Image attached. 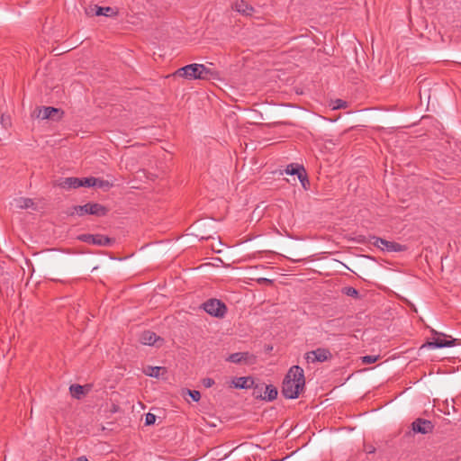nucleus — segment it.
<instances>
[{"label":"nucleus","mask_w":461,"mask_h":461,"mask_svg":"<svg viewBox=\"0 0 461 461\" xmlns=\"http://www.w3.org/2000/svg\"><path fill=\"white\" fill-rule=\"evenodd\" d=\"M303 370L299 366H292L286 374L282 385V394L287 399H296L304 388Z\"/></svg>","instance_id":"f257e3e1"},{"label":"nucleus","mask_w":461,"mask_h":461,"mask_svg":"<svg viewBox=\"0 0 461 461\" xmlns=\"http://www.w3.org/2000/svg\"><path fill=\"white\" fill-rule=\"evenodd\" d=\"M79 216L91 214L95 216H104L108 212V209L97 203H87L84 205H77L73 207V212Z\"/></svg>","instance_id":"f03ea898"},{"label":"nucleus","mask_w":461,"mask_h":461,"mask_svg":"<svg viewBox=\"0 0 461 461\" xmlns=\"http://www.w3.org/2000/svg\"><path fill=\"white\" fill-rule=\"evenodd\" d=\"M369 242L386 252H402L407 250V247L405 245H402L394 241H389L375 236H372Z\"/></svg>","instance_id":"7ed1b4c3"},{"label":"nucleus","mask_w":461,"mask_h":461,"mask_svg":"<svg viewBox=\"0 0 461 461\" xmlns=\"http://www.w3.org/2000/svg\"><path fill=\"white\" fill-rule=\"evenodd\" d=\"M202 307L208 314L216 318H223L227 312L225 303L218 299H209Z\"/></svg>","instance_id":"20e7f679"},{"label":"nucleus","mask_w":461,"mask_h":461,"mask_svg":"<svg viewBox=\"0 0 461 461\" xmlns=\"http://www.w3.org/2000/svg\"><path fill=\"white\" fill-rule=\"evenodd\" d=\"M203 69L199 64H189L178 68L174 74V77H183L189 80L200 79L203 77L199 69Z\"/></svg>","instance_id":"39448f33"},{"label":"nucleus","mask_w":461,"mask_h":461,"mask_svg":"<svg viewBox=\"0 0 461 461\" xmlns=\"http://www.w3.org/2000/svg\"><path fill=\"white\" fill-rule=\"evenodd\" d=\"M332 354L328 348H318L315 350L305 354V359L308 363L324 362L331 359Z\"/></svg>","instance_id":"423d86ee"},{"label":"nucleus","mask_w":461,"mask_h":461,"mask_svg":"<svg viewBox=\"0 0 461 461\" xmlns=\"http://www.w3.org/2000/svg\"><path fill=\"white\" fill-rule=\"evenodd\" d=\"M78 239L88 244L108 247L113 243V240L103 234H82Z\"/></svg>","instance_id":"0eeeda50"},{"label":"nucleus","mask_w":461,"mask_h":461,"mask_svg":"<svg viewBox=\"0 0 461 461\" xmlns=\"http://www.w3.org/2000/svg\"><path fill=\"white\" fill-rule=\"evenodd\" d=\"M256 359L257 357L254 355L250 354L249 352H237L230 354L226 358V361L235 364L245 363L252 365L256 363Z\"/></svg>","instance_id":"6e6552de"},{"label":"nucleus","mask_w":461,"mask_h":461,"mask_svg":"<svg viewBox=\"0 0 461 461\" xmlns=\"http://www.w3.org/2000/svg\"><path fill=\"white\" fill-rule=\"evenodd\" d=\"M411 429L415 433H420V434H429L431 433L434 429L433 423L429 420L422 418H418L411 423Z\"/></svg>","instance_id":"1a4fd4ad"},{"label":"nucleus","mask_w":461,"mask_h":461,"mask_svg":"<svg viewBox=\"0 0 461 461\" xmlns=\"http://www.w3.org/2000/svg\"><path fill=\"white\" fill-rule=\"evenodd\" d=\"M140 340L143 345L149 346H153L158 341H163V339L160 337H158L155 332L150 330L143 331L140 335Z\"/></svg>","instance_id":"9d476101"},{"label":"nucleus","mask_w":461,"mask_h":461,"mask_svg":"<svg viewBox=\"0 0 461 461\" xmlns=\"http://www.w3.org/2000/svg\"><path fill=\"white\" fill-rule=\"evenodd\" d=\"M285 172L288 175H297L299 180L301 181V183L303 185H304V181H308L303 167H299L298 165L290 164L287 166Z\"/></svg>","instance_id":"9b49d317"},{"label":"nucleus","mask_w":461,"mask_h":461,"mask_svg":"<svg viewBox=\"0 0 461 461\" xmlns=\"http://www.w3.org/2000/svg\"><path fill=\"white\" fill-rule=\"evenodd\" d=\"M233 386L240 389H249L254 384V379L251 376H241L232 380Z\"/></svg>","instance_id":"f8f14e48"},{"label":"nucleus","mask_w":461,"mask_h":461,"mask_svg":"<svg viewBox=\"0 0 461 461\" xmlns=\"http://www.w3.org/2000/svg\"><path fill=\"white\" fill-rule=\"evenodd\" d=\"M456 344V339L447 340L446 339L434 338L432 341L429 342V347L441 348L453 347Z\"/></svg>","instance_id":"ddd939ff"},{"label":"nucleus","mask_w":461,"mask_h":461,"mask_svg":"<svg viewBox=\"0 0 461 461\" xmlns=\"http://www.w3.org/2000/svg\"><path fill=\"white\" fill-rule=\"evenodd\" d=\"M59 113V110L54 107H42L39 109L37 118H41L42 120L53 119L55 114Z\"/></svg>","instance_id":"4468645a"},{"label":"nucleus","mask_w":461,"mask_h":461,"mask_svg":"<svg viewBox=\"0 0 461 461\" xmlns=\"http://www.w3.org/2000/svg\"><path fill=\"white\" fill-rule=\"evenodd\" d=\"M277 394V389L274 385L268 384L265 386L264 395H257V398H261L263 400L272 402L276 399Z\"/></svg>","instance_id":"2eb2a0df"},{"label":"nucleus","mask_w":461,"mask_h":461,"mask_svg":"<svg viewBox=\"0 0 461 461\" xmlns=\"http://www.w3.org/2000/svg\"><path fill=\"white\" fill-rule=\"evenodd\" d=\"M234 8L237 12H239L242 14H245V15H251L254 12L253 6L249 5L244 0L236 2Z\"/></svg>","instance_id":"dca6fc26"},{"label":"nucleus","mask_w":461,"mask_h":461,"mask_svg":"<svg viewBox=\"0 0 461 461\" xmlns=\"http://www.w3.org/2000/svg\"><path fill=\"white\" fill-rule=\"evenodd\" d=\"M82 183L78 177H67L59 184L65 189H76L80 187Z\"/></svg>","instance_id":"f3484780"},{"label":"nucleus","mask_w":461,"mask_h":461,"mask_svg":"<svg viewBox=\"0 0 461 461\" xmlns=\"http://www.w3.org/2000/svg\"><path fill=\"white\" fill-rule=\"evenodd\" d=\"M199 66H201L203 69H199L201 71V75L203 76V77H200V79H203V80H211V79H214L218 77V73L214 70H212L211 68H207L205 65L203 64H199Z\"/></svg>","instance_id":"a211bd4d"},{"label":"nucleus","mask_w":461,"mask_h":461,"mask_svg":"<svg viewBox=\"0 0 461 461\" xmlns=\"http://www.w3.org/2000/svg\"><path fill=\"white\" fill-rule=\"evenodd\" d=\"M69 391L71 395L76 399H80L86 393L84 386L80 384L70 385Z\"/></svg>","instance_id":"6ab92c4d"},{"label":"nucleus","mask_w":461,"mask_h":461,"mask_svg":"<svg viewBox=\"0 0 461 461\" xmlns=\"http://www.w3.org/2000/svg\"><path fill=\"white\" fill-rule=\"evenodd\" d=\"M34 202L31 198H19L17 200V207L20 209H29V208H34Z\"/></svg>","instance_id":"aec40b11"},{"label":"nucleus","mask_w":461,"mask_h":461,"mask_svg":"<svg viewBox=\"0 0 461 461\" xmlns=\"http://www.w3.org/2000/svg\"><path fill=\"white\" fill-rule=\"evenodd\" d=\"M161 370L164 368L160 366H148L144 373L151 377H159Z\"/></svg>","instance_id":"412c9836"},{"label":"nucleus","mask_w":461,"mask_h":461,"mask_svg":"<svg viewBox=\"0 0 461 461\" xmlns=\"http://www.w3.org/2000/svg\"><path fill=\"white\" fill-rule=\"evenodd\" d=\"M112 14H113V8L107 6V7H101V6H95V15H104V16H110Z\"/></svg>","instance_id":"4be33fe9"},{"label":"nucleus","mask_w":461,"mask_h":461,"mask_svg":"<svg viewBox=\"0 0 461 461\" xmlns=\"http://www.w3.org/2000/svg\"><path fill=\"white\" fill-rule=\"evenodd\" d=\"M342 294L354 298L359 297V292L352 286H346L342 288Z\"/></svg>","instance_id":"5701e85b"},{"label":"nucleus","mask_w":461,"mask_h":461,"mask_svg":"<svg viewBox=\"0 0 461 461\" xmlns=\"http://www.w3.org/2000/svg\"><path fill=\"white\" fill-rule=\"evenodd\" d=\"M80 181L82 183L81 186L92 187V186H95L97 178L93 177V176L85 177V178H80Z\"/></svg>","instance_id":"b1692460"},{"label":"nucleus","mask_w":461,"mask_h":461,"mask_svg":"<svg viewBox=\"0 0 461 461\" xmlns=\"http://www.w3.org/2000/svg\"><path fill=\"white\" fill-rule=\"evenodd\" d=\"M347 106H348V103L346 101H344V100L336 99L333 102V109L334 110L341 109V108H346Z\"/></svg>","instance_id":"393cba45"},{"label":"nucleus","mask_w":461,"mask_h":461,"mask_svg":"<svg viewBox=\"0 0 461 461\" xmlns=\"http://www.w3.org/2000/svg\"><path fill=\"white\" fill-rule=\"evenodd\" d=\"M187 394L194 401L198 402L201 399V393L199 391L196 390H186Z\"/></svg>","instance_id":"a878e982"},{"label":"nucleus","mask_w":461,"mask_h":461,"mask_svg":"<svg viewBox=\"0 0 461 461\" xmlns=\"http://www.w3.org/2000/svg\"><path fill=\"white\" fill-rule=\"evenodd\" d=\"M95 186H97L99 188L108 189L112 186V184L109 183V181H107V180H103V179L97 178Z\"/></svg>","instance_id":"bb28decb"},{"label":"nucleus","mask_w":461,"mask_h":461,"mask_svg":"<svg viewBox=\"0 0 461 461\" xmlns=\"http://www.w3.org/2000/svg\"><path fill=\"white\" fill-rule=\"evenodd\" d=\"M377 359H378V356H365V357H362V363L372 364V363H375Z\"/></svg>","instance_id":"cd10ccee"},{"label":"nucleus","mask_w":461,"mask_h":461,"mask_svg":"<svg viewBox=\"0 0 461 461\" xmlns=\"http://www.w3.org/2000/svg\"><path fill=\"white\" fill-rule=\"evenodd\" d=\"M156 421V415L152 413H148L145 418V424L146 425H152Z\"/></svg>","instance_id":"c85d7f7f"},{"label":"nucleus","mask_w":461,"mask_h":461,"mask_svg":"<svg viewBox=\"0 0 461 461\" xmlns=\"http://www.w3.org/2000/svg\"><path fill=\"white\" fill-rule=\"evenodd\" d=\"M202 382L203 386L206 388H210L214 384V380L210 377L203 378Z\"/></svg>","instance_id":"c756f323"},{"label":"nucleus","mask_w":461,"mask_h":461,"mask_svg":"<svg viewBox=\"0 0 461 461\" xmlns=\"http://www.w3.org/2000/svg\"><path fill=\"white\" fill-rule=\"evenodd\" d=\"M262 387L259 388L258 385H256L254 388L253 395L257 398V395H262L261 393Z\"/></svg>","instance_id":"7c9ffc66"},{"label":"nucleus","mask_w":461,"mask_h":461,"mask_svg":"<svg viewBox=\"0 0 461 461\" xmlns=\"http://www.w3.org/2000/svg\"><path fill=\"white\" fill-rule=\"evenodd\" d=\"M375 448L374 447H369L367 449H366V452L369 453V454H372V453H375Z\"/></svg>","instance_id":"2f4dec72"},{"label":"nucleus","mask_w":461,"mask_h":461,"mask_svg":"<svg viewBox=\"0 0 461 461\" xmlns=\"http://www.w3.org/2000/svg\"><path fill=\"white\" fill-rule=\"evenodd\" d=\"M76 461H89L86 456H80L76 459Z\"/></svg>","instance_id":"473e14b6"},{"label":"nucleus","mask_w":461,"mask_h":461,"mask_svg":"<svg viewBox=\"0 0 461 461\" xmlns=\"http://www.w3.org/2000/svg\"><path fill=\"white\" fill-rule=\"evenodd\" d=\"M260 281H262L263 283H272V281L270 279H267V278H262Z\"/></svg>","instance_id":"72a5a7b5"},{"label":"nucleus","mask_w":461,"mask_h":461,"mask_svg":"<svg viewBox=\"0 0 461 461\" xmlns=\"http://www.w3.org/2000/svg\"><path fill=\"white\" fill-rule=\"evenodd\" d=\"M284 459H272L270 461H283Z\"/></svg>","instance_id":"f704fd0d"}]
</instances>
